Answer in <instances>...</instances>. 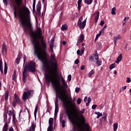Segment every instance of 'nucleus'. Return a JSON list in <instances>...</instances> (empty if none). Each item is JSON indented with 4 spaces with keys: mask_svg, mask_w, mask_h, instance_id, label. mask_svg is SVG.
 <instances>
[{
    "mask_svg": "<svg viewBox=\"0 0 131 131\" xmlns=\"http://www.w3.org/2000/svg\"><path fill=\"white\" fill-rule=\"evenodd\" d=\"M116 11V8L114 7L112 9V15H115L116 14V13L115 11Z\"/></svg>",
    "mask_w": 131,
    "mask_h": 131,
    "instance_id": "nucleus-32",
    "label": "nucleus"
},
{
    "mask_svg": "<svg viewBox=\"0 0 131 131\" xmlns=\"http://www.w3.org/2000/svg\"><path fill=\"white\" fill-rule=\"evenodd\" d=\"M53 122H54V119L52 118H50L49 120V123L50 124L49 125L53 126Z\"/></svg>",
    "mask_w": 131,
    "mask_h": 131,
    "instance_id": "nucleus-29",
    "label": "nucleus"
},
{
    "mask_svg": "<svg viewBox=\"0 0 131 131\" xmlns=\"http://www.w3.org/2000/svg\"><path fill=\"white\" fill-rule=\"evenodd\" d=\"M104 24H105V22L104 21V20H102L100 21L101 26H103V25H104Z\"/></svg>",
    "mask_w": 131,
    "mask_h": 131,
    "instance_id": "nucleus-54",
    "label": "nucleus"
},
{
    "mask_svg": "<svg viewBox=\"0 0 131 131\" xmlns=\"http://www.w3.org/2000/svg\"><path fill=\"white\" fill-rule=\"evenodd\" d=\"M21 59V53H19L17 58H16V62L17 65L20 63V60Z\"/></svg>",
    "mask_w": 131,
    "mask_h": 131,
    "instance_id": "nucleus-14",
    "label": "nucleus"
},
{
    "mask_svg": "<svg viewBox=\"0 0 131 131\" xmlns=\"http://www.w3.org/2000/svg\"><path fill=\"white\" fill-rule=\"evenodd\" d=\"M40 10H41V2L39 1L36 5V15L38 16H40Z\"/></svg>",
    "mask_w": 131,
    "mask_h": 131,
    "instance_id": "nucleus-8",
    "label": "nucleus"
},
{
    "mask_svg": "<svg viewBox=\"0 0 131 131\" xmlns=\"http://www.w3.org/2000/svg\"><path fill=\"white\" fill-rule=\"evenodd\" d=\"M3 3L5 5H8V0H3Z\"/></svg>",
    "mask_w": 131,
    "mask_h": 131,
    "instance_id": "nucleus-60",
    "label": "nucleus"
},
{
    "mask_svg": "<svg viewBox=\"0 0 131 131\" xmlns=\"http://www.w3.org/2000/svg\"><path fill=\"white\" fill-rule=\"evenodd\" d=\"M77 104H78V105H80V104H81V98H78L77 100Z\"/></svg>",
    "mask_w": 131,
    "mask_h": 131,
    "instance_id": "nucleus-38",
    "label": "nucleus"
},
{
    "mask_svg": "<svg viewBox=\"0 0 131 131\" xmlns=\"http://www.w3.org/2000/svg\"><path fill=\"white\" fill-rule=\"evenodd\" d=\"M33 93V91L30 90L28 91L27 92H25L22 96V99L23 101H26V100H28L29 99V97L31 95V94Z\"/></svg>",
    "mask_w": 131,
    "mask_h": 131,
    "instance_id": "nucleus-6",
    "label": "nucleus"
},
{
    "mask_svg": "<svg viewBox=\"0 0 131 131\" xmlns=\"http://www.w3.org/2000/svg\"><path fill=\"white\" fill-rule=\"evenodd\" d=\"M53 128L54 127H53V126L49 125L47 129V131H53Z\"/></svg>",
    "mask_w": 131,
    "mask_h": 131,
    "instance_id": "nucleus-35",
    "label": "nucleus"
},
{
    "mask_svg": "<svg viewBox=\"0 0 131 131\" xmlns=\"http://www.w3.org/2000/svg\"><path fill=\"white\" fill-rule=\"evenodd\" d=\"M25 61H26V56L24 57V63H23V81L25 83L27 80V76H28L29 72H35L36 71L35 68L36 67L35 62L30 61L28 64H25ZM25 65V66H24Z\"/></svg>",
    "mask_w": 131,
    "mask_h": 131,
    "instance_id": "nucleus-3",
    "label": "nucleus"
},
{
    "mask_svg": "<svg viewBox=\"0 0 131 131\" xmlns=\"http://www.w3.org/2000/svg\"><path fill=\"white\" fill-rule=\"evenodd\" d=\"M72 76L71 75H69L68 76V80H69V81H71V78H72Z\"/></svg>",
    "mask_w": 131,
    "mask_h": 131,
    "instance_id": "nucleus-45",
    "label": "nucleus"
},
{
    "mask_svg": "<svg viewBox=\"0 0 131 131\" xmlns=\"http://www.w3.org/2000/svg\"><path fill=\"white\" fill-rule=\"evenodd\" d=\"M96 45L97 47H101V46H102V43H101V42H97Z\"/></svg>",
    "mask_w": 131,
    "mask_h": 131,
    "instance_id": "nucleus-48",
    "label": "nucleus"
},
{
    "mask_svg": "<svg viewBox=\"0 0 131 131\" xmlns=\"http://www.w3.org/2000/svg\"><path fill=\"white\" fill-rule=\"evenodd\" d=\"M124 90H126V86H124L120 88V93H121L122 92H123Z\"/></svg>",
    "mask_w": 131,
    "mask_h": 131,
    "instance_id": "nucleus-36",
    "label": "nucleus"
},
{
    "mask_svg": "<svg viewBox=\"0 0 131 131\" xmlns=\"http://www.w3.org/2000/svg\"><path fill=\"white\" fill-rule=\"evenodd\" d=\"M106 28H107V25H105L103 28H102V29L100 31H101V33L102 32H104V31H105V29H106Z\"/></svg>",
    "mask_w": 131,
    "mask_h": 131,
    "instance_id": "nucleus-40",
    "label": "nucleus"
},
{
    "mask_svg": "<svg viewBox=\"0 0 131 131\" xmlns=\"http://www.w3.org/2000/svg\"><path fill=\"white\" fill-rule=\"evenodd\" d=\"M55 108L54 113V117H56L58 115V112H59V99L58 98L55 99Z\"/></svg>",
    "mask_w": 131,
    "mask_h": 131,
    "instance_id": "nucleus-7",
    "label": "nucleus"
},
{
    "mask_svg": "<svg viewBox=\"0 0 131 131\" xmlns=\"http://www.w3.org/2000/svg\"><path fill=\"white\" fill-rule=\"evenodd\" d=\"M8 127H9V124L6 123L3 126V131H8Z\"/></svg>",
    "mask_w": 131,
    "mask_h": 131,
    "instance_id": "nucleus-20",
    "label": "nucleus"
},
{
    "mask_svg": "<svg viewBox=\"0 0 131 131\" xmlns=\"http://www.w3.org/2000/svg\"><path fill=\"white\" fill-rule=\"evenodd\" d=\"M101 34H102V31H100L99 34H97L96 35V38L95 39V41H96V40H97V39L99 38V37L101 36Z\"/></svg>",
    "mask_w": 131,
    "mask_h": 131,
    "instance_id": "nucleus-31",
    "label": "nucleus"
},
{
    "mask_svg": "<svg viewBox=\"0 0 131 131\" xmlns=\"http://www.w3.org/2000/svg\"><path fill=\"white\" fill-rule=\"evenodd\" d=\"M54 41H55V38H53L52 39H51L50 43L54 45Z\"/></svg>",
    "mask_w": 131,
    "mask_h": 131,
    "instance_id": "nucleus-59",
    "label": "nucleus"
},
{
    "mask_svg": "<svg viewBox=\"0 0 131 131\" xmlns=\"http://www.w3.org/2000/svg\"><path fill=\"white\" fill-rule=\"evenodd\" d=\"M43 4H44L43 7H44L45 11H46L47 10V4L45 3Z\"/></svg>",
    "mask_w": 131,
    "mask_h": 131,
    "instance_id": "nucleus-61",
    "label": "nucleus"
},
{
    "mask_svg": "<svg viewBox=\"0 0 131 131\" xmlns=\"http://www.w3.org/2000/svg\"><path fill=\"white\" fill-rule=\"evenodd\" d=\"M115 66H114V64H112L110 66V69L111 70H112V69H113V68H115Z\"/></svg>",
    "mask_w": 131,
    "mask_h": 131,
    "instance_id": "nucleus-41",
    "label": "nucleus"
},
{
    "mask_svg": "<svg viewBox=\"0 0 131 131\" xmlns=\"http://www.w3.org/2000/svg\"><path fill=\"white\" fill-rule=\"evenodd\" d=\"M88 102L89 103H91V102H92V99L91 98V97L88 98Z\"/></svg>",
    "mask_w": 131,
    "mask_h": 131,
    "instance_id": "nucleus-62",
    "label": "nucleus"
},
{
    "mask_svg": "<svg viewBox=\"0 0 131 131\" xmlns=\"http://www.w3.org/2000/svg\"><path fill=\"white\" fill-rule=\"evenodd\" d=\"M84 68H85L84 65H82L81 67V70H84Z\"/></svg>",
    "mask_w": 131,
    "mask_h": 131,
    "instance_id": "nucleus-58",
    "label": "nucleus"
},
{
    "mask_svg": "<svg viewBox=\"0 0 131 131\" xmlns=\"http://www.w3.org/2000/svg\"><path fill=\"white\" fill-rule=\"evenodd\" d=\"M7 52H8L7 46H6V44L3 43L2 46V54L4 55V53H5V55H7Z\"/></svg>",
    "mask_w": 131,
    "mask_h": 131,
    "instance_id": "nucleus-11",
    "label": "nucleus"
},
{
    "mask_svg": "<svg viewBox=\"0 0 131 131\" xmlns=\"http://www.w3.org/2000/svg\"><path fill=\"white\" fill-rule=\"evenodd\" d=\"M14 15L15 18L18 16V20L23 28L24 31L29 33L32 39V44L34 45V54L37 58L43 63V65L48 71L50 76H46V83L50 84L51 82L55 91L56 97L60 100L63 104L67 107L68 102L67 101V95H66V89H68V85L65 79L61 77L62 86L61 85L60 81L57 79V76L55 75L58 71V62L56 59V55L53 53L51 54L50 59L52 60L50 63L47 61L46 57L48 54L47 42L43 39V36L41 33V29L39 28L36 32H33V28L31 24V18L30 17V11L26 7H23V9H19L17 11V6L13 8Z\"/></svg>",
    "mask_w": 131,
    "mask_h": 131,
    "instance_id": "nucleus-1",
    "label": "nucleus"
},
{
    "mask_svg": "<svg viewBox=\"0 0 131 131\" xmlns=\"http://www.w3.org/2000/svg\"><path fill=\"white\" fill-rule=\"evenodd\" d=\"M50 49H53V48H54V44L50 43Z\"/></svg>",
    "mask_w": 131,
    "mask_h": 131,
    "instance_id": "nucleus-55",
    "label": "nucleus"
},
{
    "mask_svg": "<svg viewBox=\"0 0 131 131\" xmlns=\"http://www.w3.org/2000/svg\"><path fill=\"white\" fill-rule=\"evenodd\" d=\"M82 20H83V17H82V16H81L79 18L78 22H82L81 21H82Z\"/></svg>",
    "mask_w": 131,
    "mask_h": 131,
    "instance_id": "nucleus-52",
    "label": "nucleus"
},
{
    "mask_svg": "<svg viewBox=\"0 0 131 131\" xmlns=\"http://www.w3.org/2000/svg\"><path fill=\"white\" fill-rule=\"evenodd\" d=\"M3 68V59H0V68Z\"/></svg>",
    "mask_w": 131,
    "mask_h": 131,
    "instance_id": "nucleus-46",
    "label": "nucleus"
},
{
    "mask_svg": "<svg viewBox=\"0 0 131 131\" xmlns=\"http://www.w3.org/2000/svg\"><path fill=\"white\" fill-rule=\"evenodd\" d=\"M4 119H5V120L8 119V115L7 114L4 115Z\"/></svg>",
    "mask_w": 131,
    "mask_h": 131,
    "instance_id": "nucleus-63",
    "label": "nucleus"
},
{
    "mask_svg": "<svg viewBox=\"0 0 131 131\" xmlns=\"http://www.w3.org/2000/svg\"><path fill=\"white\" fill-rule=\"evenodd\" d=\"M89 60H91V61H94V56H90V57L89 58Z\"/></svg>",
    "mask_w": 131,
    "mask_h": 131,
    "instance_id": "nucleus-53",
    "label": "nucleus"
},
{
    "mask_svg": "<svg viewBox=\"0 0 131 131\" xmlns=\"http://www.w3.org/2000/svg\"><path fill=\"white\" fill-rule=\"evenodd\" d=\"M38 109V106L36 105L35 106V111H34V116H35V118L36 117V114L37 113Z\"/></svg>",
    "mask_w": 131,
    "mask_h": 131,
    "instance_id": "nucleus-30",
    "label": "nucleus"
},
{
    "mask_svg": "<svg viewBox=\"0 0 131 131\" xmlns=\"http://www.w3.org/2000/svg\"><path fill=\"white\" fill-rule=\"evenodd\" d=\"M12 121L14 123V124H15V125H16V124H17V120L16 119V115L15 114H13V115L12 116Z\"/></svg>",
    "mask_w": 131,
    "mask_h": 131,
    "instance_id": "nucleus-21",
    "label": "nucleus"
},
{
    "mask_svg": "<svg viewBox=\"0 0 131 131\" xmlns=\"http://www.w3.org/2000/svg\"><path fill=\"white\" fill-rule=\"evenodd\" d=\"M16 71H14L13 75H12L13 80H16Z\"/></svg>",
    "mask_w": 131,
    "mask_h": 131,
    "instance_id": "nucleus-33",
    "label": "nucleus"
},
{
    "mask_svg": "<svg viewBox=\"0 0 131 131\" xmlns=\"http://www.w3.org/2000/svg\"><path fill=\"white\" fill-rule=\"evenodd\" d=\"M84 50H85V48H84V47H82L81 48L80 56H82V55H83V53L84 52Z\"/></svg>",
    "mask_w": 131,
    "mask_h": 131,
    "instance_id": "nucleus-39",
    "label": "nucleus"
},
{
    "mask_svg": "<svg viewBox=\"0 0 131 131\" xmlns=\"http://www.w3.org/2000/svg\"><path fill=\"white\" fill-rule=\"evenodd\" d=\"M121 60H122V54H120L118 58H117V60L116 61V63L117 64H118V63H119V62H120V61H121Z\"/></svg>",
    "mask_w": 131,
    "mask_h": 131,
    "instance_id": "nucleus-17",
    "label": "nucleus"
},
{
    "mask_svg": "<svg viewBox=\"0 0 131 131\" xmlns=\"http://www.w3.org/2000/svg\"><path fill=\"white\" fill-rule=\"evenodd\" d=\"M80 9H81V4H78V11L80 12Z\"/></svg>",
    "mask_w": 131,
    "mask_h": 131,
    "instance_id": "nucleus-43",
    "label": "nucleus"
},
{
    "mask_svg": "<svg viewBox=\"0 0 131 131\" xmlns=\"http://www.w3.org/2000/svg\"><path fill=\"white\" fill-rule=\"evenodd\" d=\"M79 42H83V40H84V35L83 34H81L79 36V38L78 39Z\"/></svg>",
    "mask_w": 131,
    "mask_h": 131,
    "instance_id": "nucleus-16",
    "label": "nucleus"
},
{
    "mask_svg": "<svg viewBox=\"0 0 131 131\" xmlns=\"http://www.w3.org/2000/svg\"><path fill=\"white\" fill-rule=\"evenodd\" d=\"M130 81H131L130 78L127 77L126 82H127L128 83H129V82H130Z\"/></svg>",
    "mask_w": 131,
    "mask_h": 131,
    "instance_id": "nucleus-47",
    "label": "nucleus"
},
{
    "mask_svg": "<svg viewBox=\"0 0 131 131\" xmlns=\"http://www.w3.org/2000/svg\"><path fill=\"white\" fill-rule=\"evenodd\" d=\"M106 118H107V117H105V116H103L101 118H100V120H105L106 119Z\"/></svg>",
    "mask_w": 131,
    "mask_h": 131,
    "instance_id": "nucleus-56",
    "label": "nucleus"
},
{
    "mask_svg": "<svg viewBox=\"0 0 131 131\" xmlns=\"http://www.w3.org/2000/svg\"><path fill=\"white\" fill-rule=\"evenodd\" d=\"M118 39H121V36L120 35H118V36H114V42L115 46H116V42Z\"/></svg>",
    "mask_w": 131,
    "mask_h": 131,
    "instance_id": "nucleus-12",
    "label": "nucleus"
},
{
    "mask_svg": "<svg viewBox=\"0 0 131 131\" xmlns=\"http://www.w3.org/2000/svg\"><path fill=\"white\" fill-rule=\"evenodd\" d=\"M35 127H36V124L34 122H32L30 128H31L32 131H35Z\"/></svg>",
    "mask_w": 131,
    "mask_h": 131,
    "instance_id": "nucleus-15",
    "label": "nucleus"
},
{
    "mask_svg": "<svg viewBox=\"0 0 131 131\" xmlns=\"http://www.w3.org/2000/svg\"><path fill=\"white\" fill-rule=\"evenodd\" d=\"M79 63V59H76L75 61V64H78Z\"/></svg>",
    "mask_w": 131,
    "mask_h": 131,
    "instance_id": "nucleus-57",
    "label": "nucleus"
},
{
    "mask_svg": "<svg viewBox=\"0 0 131 131\" xmlns=\"http://www.w3.org/2000/svg\"><path fill=\"white\" fill-rule=\"evenodd\" d=\"M8 99H9V91L7 90L5 92V101H7Z\"/></svg>",
    "mask_w": 131,
    "mask_h": 131,
    "instance_id": "nucleus-23",
    "label": "nucleus"
},
{
    "mask_svg": "<svg viewBox=\"0 0 131 131\" xmlns=\"http://www.w3.org/2000/svg\"><path fill=\"white\" fill-rule=\"evenodd\" d=\"M95 60H96V64L97 66H101L102 65V61L99 60V57H97L95 58Z\"/></svg>",
    "mask_w": 131,
    "mask_h": 131,
    "instance_id": "nucleus-18",
    "label": "nucleus"
},
{
    "mask_svg": "<svg viewBox=\"0 0 131 131\" xmlns=\"http://www.w3.org/2000/svg\"><path fill=\"white\" fill-rule=\"evenodd\" d=\"M85 25H86V19H84L82 22L77 23V26L81 29H84Z\"/></svg>",
    "mask_w": 131,
    "mask_h": 131,
    "instance_id": "nucleus-9",
    "label": "nucleus"
},
{
    "mask_svg": "<svg viewBox=\"0 0 131 131\" xmlns=\"http://www.w3.org/2000/svg\"><path fill=\"white\" fill-rule=\"evenodd\" d=\"M93 15L95 19V24H97V23L98 22V20L99 19V17L100 16V12L99 11H97L94 13Z\"/></svg>",
    "mask_w": 131,
    "mask_h": 131,
    "instance_id": "nucleus-10",
    "label": "nucleus"
},
{
    "mask_svg": "<svg viewBox=\"0 0 131 131\" xmlns=\"http://www.w3.org/2000/svg\"><path fill=\"white\" fill-rule=\"evenodd\" d=\"M35 3H36V0H33V13H35Z\"/></svg>",
    "mask_w": 131,
    "mask_h": 131,
    "instance_id": "nucleus-25",
    "label": "nucleus"
},
{
    "mask_svg": "<svg viewBox=\"0 0 131 131\" xmlns=\"http://www.w3.org/2000/svg\"><path fill=\"white\" fill-rule=\"evenodd\" d=\"M17 6L18 7H20L21 6V4H22V0H14Z\"/></svg>",
    "mask_w": 131,
    "mask_h": 131,
    "instance_id": "nucleus-24",
    "label": "nucleus"
},
{
    "mask_svg": "<svg viewBox=\"0 0 131 131\" xmlns=\"http://www.w3.org/2000/svg\"><path fill=\"white\" fill-rule=\"evenodd\" d=\"M77 54L78 55V56H80V54H81V52H80V50L78 49L77 51Z\"/></svg>",
    "mask_w": 131,
    "mask_h": 131,
    "instance_id": "nucleus-50",
    "label": "nucleus"
},
{
    "mask_svg": "<svg viewBox=\"0 0 131 131\" xmlns=\"http://www.w3.org/2000/svg\"><path fill=\"white\" fill-rule=\"evenodd\" d=\"M0 71L2 74H4V71L3 70V68H0Z\"/></svg>",
    "mask_w": 131,
    "mask_h": 131,
    "instance_id": "nucleus-64",
    "label": "nucleus"
},
{
    "mask_svg": "<svg viewBox=\"0 0 131 131\" xmlns=\"http://www.w3.org/2000/svg\"><path fill=\"white\" fill-rule=\"evenodd\" d=\"M95 73V71L93 70L91 71L89 73V77H92V75Z\"/></svg>",
    "mask_w": 131,
    "mask_h": 131,
    "instance_id": "nucleus-34",
    "label": "nucleus"
},
{
    "mask_svg": "<svg viewBox=\"0 0 131 131\" xmlns=\"http://www.w3.org/2000/svg\"><path fill=\"white\" fill-rule=\"evenodd\" d=\"M85 111V109L83 108L81 111H80L79 112L81 113V114H83L84 113V112Z\"/></svg>",
    "mask_w": 131,
    "mask_h": 131,
    "instance_id": "nucleus-49",
    "label": "nucleus"
},
{
    "mask_svg": "<svg viewBox=\"0 0 131 131\" xmlns=\"http://www.w3.org/2000/svg\"><path fill=\"white\" fill-rule=\"evenodd\" d=\"M113 127H114V131H116L117 130V128H118V124L115 123L113 124Z\"/></svg>",
    "mask_w": 131,
    "mask_h": 131,
    "instance_id": "nucleus-27",
    "label": "nucleus"
},
{
    "mask_svg": "<svg viewBox=\"0 0 131 131\" xmlns=\"http://www.w3.org/2000/svg\"><path fill=\"white\" fill-rule=\"evenodd\" d=\"M7 113H8V115H9V116H11V115L13 116L14 114H15V113H13V112H12V111H11V110L8 111V112H7Z\"/></svg>",
    "mask_w": 131,
    "mask_h": 131,
    "instance_id": "nucleus-37",
    "label": "nucleus"
},
{
    "mask_svg": "<svg viewBox=\"0 0 131 131\" xmlns=\"http://www.w3.org/2000/svg\"><path fill=\"white\" fill-rule=\"evenodd\" d=\"M95 114H96V115H97L96 118H98V119L100 118V117H101V116H103V114H102V113H101L100 112H95Z\"/></svg>",
    "mask_w": 131,
    "mask_h": 131,
    "instance_id": "nucleus-26",
    "label": "nucleus"
},
{
    "mask_svg": "<svg viewBox=\"0 0 131 131\" xmlns=\"http://www.w3.org/2000/svg\"><path fill=\"white\" fill-rule=\"evenodd\" d=\"M68 29V26L66 24L63 25L61 28V30H62V31H64V30H67Z\"/></svg>",
    "mask_w": 131,
    "mask_h": 131,
    "instance_id": "nucleus-22",
    "label": "nucleus"
},
{
    "mask_svg": "<svg viewBox=\"0 0 131 131\" xmlns=\"http://www.w3.org/2000/svg\"><path fill=\"white\" fill-rule=\"evenodd\" d=\"M79 91H80V88H76V89H75V92H76V93H79Z\"/></svg>",
    "mask_w": 131,
    "mask_h": 131,
    "instance_id": "nucleus-44",
    "label": "nucleus"
},
{
    "mask_svg": "<svg viewBox=\"0 0 131 131\" xmlns=\"http://www.w3.org/2000/svg\"><path fill=\"white\" fill-rule=\"evenodd\" d=\"M94 57H95V59L96 58H99V55L98 54V53H95L94 55Z\"/></svg>",
    "mask_w": 131,
    "mask_h": 131,
    "instance_id": "nucleus-51",
    "label": "nucleus"
},
{
    "mask_svg": "<svg viewBox=\"0 0 131 131\" xmlns=\"http://www.w3.org/2000/svg\"><path fill=\"white\" fill-rule=\"evenodd\" d=\"M74 102H75V98H74L72 101V98L70 97L69 98V103L70 104L71 110L72 112L67 108L66 110V114H67L69 119L71 120L73 125H76L75 118H78L79 113L78 112V110H77L76 104H75Z\"/></svg>",
    "mask_w": 131,
    "mask_h": 131,
    "instance_id": "nucleus-2",
    "label": "nucleus"
},
{
    "mask_svg": "<svg viewBox=\"0 0 131 131\" xmlns=\"http://www.w3.org/2000/svg\"><path fill=\"white\" fill-rule=\"evenodd\" d=\"M97 107H98V105L97 104H94L92 106V109H93L94 110H95V109H96Z\"/></svg>",
    "mask_w": 131,
    "mask_h": 131,
    "instance_id": "nucleus-42",
    "label": "nucleus"
},
{
    "mask_svg": "<svg viewBox=\"0 0 131 131\" xmlns=\"http://www.w3.org/2000/svg\"><path fill=\"white\" fill-rule=\"evenodd\" d=\"M7 72H8V67L7 66V62L6 61L4 62V74H7Z\"/></svg>",
    "mask_w": 131,
    "mask_h": 131,
    "instance_id": "nucleus-19",
    "label": "nucleus"
},
{
    "mask_svg": "<svg viewBox=\"0 0 131 131\" xmlns=\"http://www.w3.org/2000/svg\"><path fill=\"white\" fill-rule=\"evenodd\" d=\"M76 119H77L80 123H81V124H83V126L82 128H83L82 130L83 131H91V126H90V125L89 124V123H85V118H84V116H83V115L81 114L79 116L78 115V117L77 118H75V121H76V125H74V126H76V125H77V123H76Z\"/></svg>",
    "mask_w": 131,
    "mask_h": 131,
    "instance_id": "nucleus-4",
    "label": "nucleus"
},
{
    "mask_svg": "<svg viewBox=\"0 0 131 131\" xmlns=\"http://www.w3.org/2000/svg\"><path fill=\"white\" fill-rule=\"evenodd\" d=\"M20 105L21 104V99L19 98V96L17 95L16 94H15L13 96V100L12 102V106L14 108H16V105Z\"/></svg>",
    "mask_w": 131,
    "mask_h": 131,
    "instance_id": "nucleus-5",
    "label": "nucleus"
},
{
    "mask_svg": "<svg viewBox=\"0 0 131 131\" xmlns=\"http://www.w3.org/2000/svg\"><path fill=\"white\" fill-rule=\"evenodd\" d=\"M84 3L87 5H91L93 3V0H84Z\"/></svg>",
    "mask_w": 131,
    "mask_h": 131,
    "instance_id": "nucleus-28",
    "label": "nucleus"
},
{
    "mask_svg": "<svg viewBox=\"0 0 131 131\" xmlns=\"http://www.w3.org/2000/svg\"><path fill=\"white\" fill-rule=\"evenodd\" d=\"M63 116H60V122L61 123V126L62 128L65 127V121L64 120H63Z\"/></svg>",
    "mask_w": 131,
    "mask_h": 131,
    "instance_id": "nucleus-13",
    "label": "nucleus"
}]
</instances>
